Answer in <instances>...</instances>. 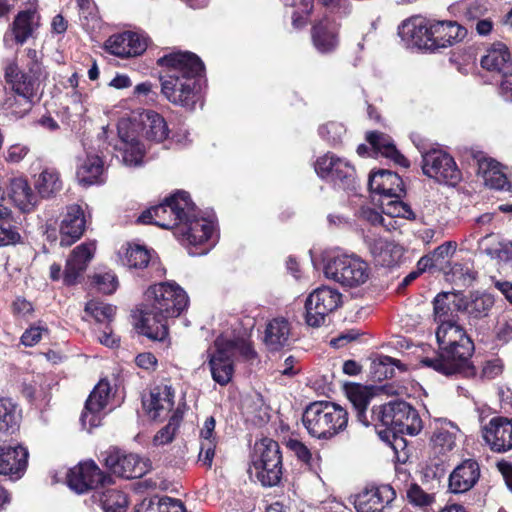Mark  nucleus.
<instances>
[{"mask_svg":"<svg viewBox=\"0 0 512 512\" xmlns=\"http://www.w3.org/2000/svg\"><path fill=\"white\" fill-rule=\"evenodd\" d=\"M457 250V243L455 241H447L436 247L430 254L431 259L434 260L437 266H442L453 257Z\"/></svg>","mask_w":512,"mask_h":512,"instance_id":"56","label":"nucleus"},{"mask_svg":"<svg viewBox=\"0 0 512 512\" xmlns=\"http://www.w3.org/2000/svg\"><path fill=\"white\" fill-rule=\"evenodd\" d=\"M85 311L99 323H110L116 313V307L98 300H91L86 304Z\"/></svg>","mask_w":512,"mask_h":512,"instance_id":"52","label":"nucleus"},{"mask_svg":"<svg viewBox=\"0 0 512 512\" xmlns=\"http://www.w3.org/2000/svg\"><path fill=\"white\" fill-rule=\"evenodd\" d=\"M369 188L381 199L397 198L404 194V183L400 176L388 170H379L369 177Z\"/></svg>","mask_w":512,"mask_h":512,"instance_id":"28","label":"nucleus"},{"mask_svg":"<svg viewBox=\"0 0 512 512\" xmlns=\"http://www.w3.org/2000/svg\"><path fill=\"white\" fill-rule=\"evenodd\" d=\"M168 319L169 317L154 312L151 306L145 304L144 309L141 311L137 328L146 337L152 340L163 341L168 336Z\"/></svg>","mask_w":512,"mask_h":512,"instance_id":"30","label":"nucleus"},{"mask_svg":"<svg viewBox=\"0 0 512 512\" xmlns=\"http://www.w3.org/2000/svg\"><path fill=\"white\" fill-rule=\"evenodd\" d=\"M480 477V468L475 460L467 459L459 464L449 476V490L454 494L472 489Z\"/></svg>","mask_w":512,"mask_h":512,"instance_id":"27","label":"nucleus"},{"mask_svg":"<svg viewBox=\"0 0 512 512\" xmlns=\"http://www.w3.org/2000/svg\"><path fill=\"white\" fill-rule=\"evenodd\" d=\"M28 451L21 445H0V474L20 478L27 466Z\"/></svg>","mask_w":512,"mask_h":512,"instance_id":"26","label":"nucleus"},{"mask_svg":"<svg viewBox=\"0 0 512 512\" xmlns=\"http://www.w3.org/2000/svg\"><path fill=\"white\" fill-rule=\"evenodd\" d=\"M370 250L376 260L383 266H393L403 255L402 246L379 238L370 244Z\"/></svg>","mask_w":512,"mask_h":512,"instance_id":"40","label":"nucleus"},{"mask_svg":"<svg viewBox=\"0 0 512 512\" xmlns=\"http://www.w3.org/2000/svg\"><path fill=\"white\" fill-rule=\"evenodd\" d=\"M216 340H222L223 346L231 357L239 354L246 359H251L255 356V352L246 338L227 339L225 336H220Z\"/></svg>","mask_w":512,"mask_h":512,"instance_id":"51","label":"nucleus"},{"mask_svg":"<svg viewBox=\"0 0 512 512\" xmlns=\"http://www.w3.org/2000/svg\"><path fill=\"white\" fill-rule=\"evenodd\" d=\"M94 283L96 284L99 291L105 294L113 293L118 286V280L114 273L104 272L94 276Z\"/></svg>","mask_w":512,"mask_h":512,"instance_id":"59","label":"nucleus"},{"mask_svg":"<svg viewBox=\"0 0 512 512\" xmlns=\"http://www.w3.org/2000/svg\"><path fill=\"white\" fill-rule=\"evenodd\" d=\"M396 498V492L390 485L365 488L355 497L357 512H389L390 505Z\"/></svg>","mask_w":512,"mask_h":512,"instance_id":"15","label":"nucleus"},{"mask_svg":"<svg viewBox=\"0 0 512 512\" xmlns=\"http://www.w3.org/2000/svg\"><path fill=\"white\" fill-rule=\"evenodd\" d=\"M216 442L201 441L198 461L210 468L215 455Z\"/></svg>","mask_w":512,"mask_h":512,"instance_id":"63","label":"nucleus"},{"mask_svg":"<svg viewBox=\"0 0 512 512\" xmlns=\"http://www.w3.org/2000/svg\"><path fill=\"white\" fill-rule=\"evenodd\" d=\"M315 171L321 178L335 184L350 183L355 174L354 167L348 161L333 153L319 157L315 163Z\"/></svg>","mask_w":512,"mask_h":512,"instance_id":"18","label":"nucleus"},{"mask_svg":"<svg viewBox=\"0 0 512 512\" xmlns=\"http://www.w3.org/2000/svg\"><path fill=\"white\" fill-rule=\"evenodd\" d=\"M208 365L212 379L221 386L227 385L234 374L232 357L227 353L222 340L215 341V350L208 352Z\"/></svg>","mask_w":512,"mask_h":512,"instance_id":"22","label":"nucleus"},{"mask_svg":"<svg viewBox=\"0 0 512 512\" xmlns=\"http://www.w3.org/2000/svg\"><path fill=\"white\" fill-rule=\"evenodd\" d=\"M483 438L494 452L512 449V418L494 417L483 428Z\"/></svg>","mask_w":512,"mask_h":512,"instance_id":"19","label":"nucleus"},{"mask_svg":"<svg viewBox=\"0 0 512 512\" xmlns=\"http://www.w3.org/2000/svg\"><path fill=\"white\" fill-rule=\"evenodd\" d=\"M80 6V21L81 25L86 30H94L99 28V19L92 11L88 0H78Z\"/></svg>","mask_w":512,"mask_h":512,"instance_id":"58","label":"nucleus"},{"mask_svg":"<svg viewBox=\"0 0 512 512\" xmlns=\"http://www.w3.org/2000/svg\"><path fill=\"white\" fill-rule=\"evenodd\" d=\"M494 305V299L490 294H472L471 300L466 305L467 313L473 318L486 317Z\"/></svg>","mask_w":512,"mask_h":512,"instance_id":"48","label":"nucleus"},{"mask_svg":"<svg viewBox=\"0 0 512 512\" xmlns=\"http://www.w3.org/2000/svg\"><path fill=\"white\" fill-rule=\"evenodd\" d=\"M406 497L411 505L421 509H426L435 503V495L424 491L417 483L409 485Z\"/></svg>","mask_w":512,"mask_h":512,"instance_id":"53","label":"nucleus"},{"mask_svg":"<svg viewBox=\"0 0 512 512\" xmlns=\"http://www.w3.org/2000/svg\"><path fill=\"white\" fill-rule=\"evenodd\" d=\"M100 502L104 512H126L128 506L126 495L114 489L106 490L102 494Z\"/></svg>","mask_w":512,"mask_h":512,"instance_id":"49","label":"nucleus"},{"mask_svg":"<svg viewBox=\"0 0 512 512\" xmlns=\"http://www.w3.org/2000/svg\"><path fill=\"white\" fill-rule=\"evenodd\" d=\"M344 133L345 127L338 122H328L319 128L320 136L332 144L338 143Z\"/></svg>","mask_w":512,"mask_h":512,"instance_id":"57","label":"nucleus"},{"mask_svg":"<svg viewBox=\"0 0 512 512\" xmlns=\"http://www.w3.org/2000/svg\"><path fill=\"white\" fill-rule=\"evenodd\" d=\"M376 419L392 434L417 435L422 421L417 411L404 401L389 402L373 410Z\"/></svg>","mask_w":512,"mask_h":512,"instance_id":"9","label":"nucleus"},{"mask_svg":"<svg viewBox=\"0 0 512 512\" xmlns=\"http://www.w3.org/2000/svg\"><path fill=\"white\" fill-rule=\"evenodd\" d=\"M85 223L84 212L79 205L67 207L60 225V245L68 247L80 239L85 230Z\"/></svg>","mask_w":512,"mask_h":512,"instance_id":"25","label":"nucleus"},{"mask_svg":"<svg viewBox=\"0 0 512 512\" xmlns=\"http://www.w3.org/2000/svg\"><path fill=\"white\" fill-rule=\"evenodd\" d=\"M459 429L449 421H441L431 438L434 450L439 454L447 453L454 449Z\"/></svg>","mask_w":512,"mask_h":512,"instance_id":"41","label":"nucleus"},{"mask_svg":"<svg viewBox=\"0 0 512 512\" xmlns=\"http://www.w3.org/2000/svg\"><path fill=\"white\" fill-rule=\"evenodd\" d=\"M341 293L334 288L322 286L315 289L306 299V323L311 327H320L327 315L341 305Z\"/></svg>","mask_w":512,"mask_h":512,"instance_id":"11","label":"nucleus"},{"mask_svg":"<svg viewBox=\"0 0 512 512\" xmlns=\"http://www.w3.org/2000/svg\"><path fill=\"white\" fill-rule=\"evenodd\" d=\"M105 465L113 474L126 479L140 478L151 470L149 459L137 454H124L119 450L107 452Z\"/></svg>","mask_w":512,"mask_h":512,"instance_id":"13","label":"nucleus"},{"mask_svg":"<svg viewBox=\"0 0 512 512\" xmlns=\"http://www.w3.org/2000/svg\"><path fill=\"white\" fill-rule=\"evenodd\" d=\"M315 48L321 53H329L338 45L337 30L328 20L320 21L312 29Z\"/></svg>","mask_w":512,"mask_h":512,"instance_id":"36","label":"nucleus"},{"mask_svg":"<svg viewBox=\"0 0 512 512\" xmlns=\"http://www.w3.org/2000/svg\"><path fill=\"white\" fill-rule=\"evenodd\" d=\"M399 36L409 48L433 50L430 24L424 19H411L399 27Z\"/></svg>","mask_w":512,"mask_h":512,"instance_id":"24","label":"nucleus"},{"mask_svg":"<svg viewBox=\"0 0 512 512\" xmlns=\"http://www.w3.org/2000/svg\"><path fill=\"white\" fill-rule=\"evenodd\" d=\"M140 125L143 136L149 141L160 143L169 135L165 119L155 111L147 110L141 113Z\"/></svg>","mask_w":512,"mask_h":512,"instance_id":"32","label":"nucleus"},{"mask_svg":"<svg viewBox=\"0 0 512 512\" xmlns=\"http://www.w3.org/2000/svg\"><path fill=\"white\" fill-rule=\"evenodd\" d=\"M28 55L32 61L27 71L21 70L14 60L7 61L4 66L5 80L23 104V111L30 110L41 75V66L34 60L36 52L28 50Z\"/></svg>","mask_w":512,"mask_h":512,"instance_id":"8","label":"nucleus"},{"mask_svg":"<svg viewBox=\"0 0 512 512\" xmlns=\"http://www.w3.org/2000/svg\"><path fill=\"white\" fill-rule=\"evenodd\" d=\"M146 304L154 312L169 318H176L189 304L187 293L175 282L154 284L145 293Z\"/></svg>","mask_w":512,"mask_h":512,"instance_id":"10","label":"nucleus"},{"mask_svg":"<svg viewBox=\"0 0 512 512\" xmlns=\"http://www.w3.org/2000/svg\"><path fill=\"white\" fill-rule=\"evenodd\" d=\"M287 6H299V11L293 14V25L298 28L305 24V19L300 16H308L313 7V0H282ZM318 2L331 12H346L348 8L347 0H318Z\"/></svg>","mask_w":512,"mask_h":512,"instance_id":"34","label":"nucleus"},{"mask_svg":"<svg viewBox=\"0 0 512 512\" xmlns=\"http://www.w3.org/2000/svg\"><path fill=\"white\" fill-rule=\"evenodd\" d=\"M449 312V294L444 293L437 295L434 300V314L439 324H441L443 320H450Z\"/></svg>","mask_w":512,"mask_h":512,"instance_id":"60","label":"nucleus"},{"mask_svg":"<svg viewBox=\"0 0 512 512\" xmlns=\"http://www.w3.org/2000/svg\"><path fill=\"white\" fill-rule=\"evenodd\" d=\"M10 197L23 211L29 210L35 203L32 189L24 178H14L10 182Z\"/></svg>","mask_w":512,"mask_h":512,"instance_id":"43","label":"nucleus"},{"mask_svg":"<svg viewBox=\"0 0 512 512\" xmlns=\"http://www.w3.org/2000/svg\"><path fill=\"white\" fill-rule=\"evenodd\" d=\"M175 234L184 245L201 248L200 251L190 250L191 255L206 254L218 238L214 219L199 217L195 206L192 213L184 215Z\"/></svg>","mask_w":512,"mask_h":512,"instance_id":"5","label":"nucleus"},{"mask_svg":"<svg viewBox=\"0 0 512 512\" xmlns=\"http://www.w3.org/2000/svg\"><path fill=\"white\" fill-rule=\"evenodd\" d=\"M146 512H186V510L180 500L163 497L156 503L150 502Z\"/></svg>","mask_w":512,"mask_h":512,"instance_id":"55","label":"nucleus"},{"mask_svg":"<svg viewBox=\"0 0 512 512\" xmlns=\"http://www.w3.org/2000/svg\"><path fill=\"white\" fill-rule=\"evenodd\" d=\"M96 243L89 241L76 246L67 259L64 282L68 285L76 283L78 277L86 270L89 262L94 257Z\"/></svg>","mask_w":512,"mask_h":512,"instance_id":"21","label":"nucleus"},{"mask_svg":"<svg viewBox=\"0 0 512 512\" xmlns=\"http://www.w3.org/2000/svg\"><path fill=\"white\" fill-rule=\"evenodd\" d=\"M43 333H47V329L43 326H32L27 329L21 336V342L27 347L36 345L42 338Z\"/></svg>","mask_w":512,"mask_h":512,"instance_id":"64","label":"nucleus"},{"mask_svg":"<svg viewBox=\"0 0 512 512\" xmlns=\"http://www.w3.org/2000/svg\"><path fill=\"white\" fill-rule=\"evenodd\" d=\"M290 325L284 318L271 320L265 331V344L270 350H279L289 342Z\"/></svg>","mask_w":512,"mask_h":512,"instance_id":"39","label":"nucleus"},{"mask_svg":"<svg viewBox=\"0 0 512 512\" xmlns=\"http://www.w3.org/2000/svg\"><path fill=\"white\" fill-rule=\"evenodd\" d=\"M359 216H360V218H362L363 220L369 222L370 224H372L374 226L381 225V226L385 227L386 230H391V228L389 227V224L387 222V219L385 217H383L381 213H379L378 211H376L375 209H373L371 207H366V206L361 207V209L359 210Z\"/></svg>","mask_w":512,"mask_h":512,"instance_id":"61","label":"nucleus"},{"mask_svg":"<svg viewBox=\"0 0 512 512\" xmlns=\"http://www.w3.org/2000/svg\"><path fill=\"white\" fill-rule=\"evenodd\" d=\"M346 395L357 411L358 421L367 426L369 421L366 416V409L372 398L371 390L360 384H352L346 387Z\"/></svg>","mask_w":512,"mask_h":512,"instance_id":"42","label":"nucleus"},{"mask_svg":"<svg viewBox=\"0 0 512 512\" xmlns=\"http://www.w3.org/2000/svg\"><path fill=\"white\" fill-rule=\"evenodd\" d=\"M166 71L160 76L161 93L172 104L192 111L200 101V75L204 69L198 56L175 52L158 59Z\"/></svg>","mask_w":512,"mask_h":512,"instance_id":"1","label":"nucleus"},{"mask_svg":"<svg viewBox=\"0 0 512 512\" xmlns=\"http://www.w3.org/2000/svg\"><path fill=\"white\" fill-rule=\"evenodd\" d=\"M111 391L112 388L105 379L100 380L94 387L81 414V423L84 428L91 430L101 424L111 397Z\"/></svg>","mask_w":512,"mask_h":512,"instance_id":"14","label":"nucleus"},{"mask_svg":"<svg viewBox=\"0 0 512 512\" xmlns=\"http://www.w3.org/2000/svg\"><path fill=\"white\" fill-rule=\"evenodd\" d=\"M479 174H481L486 186L490 188L503 190L509 186L501 164L492 158L479 160Z\"/></svg>","mask_w":512,"mask_h":512,"instance_id":"38","label":"nucleus"},{"mask_svg":"<svg viewBox=\"0 0 512 512\" xmlns=\"http://www.w3.org/2000/svg\"><path fill=\"white\" fill-rule=\"evenodd\" d=\"M250 477L256 478L263 486H275L282 475V457L278 443L270 438H263L255 444Z\"/></svg>","mask_w":512,"mask_h":512,"instance_id":"7","label":"nucleus"},{"mask_svg":"<svg viewBox=\"0 0 512 512\" xmlns=\"http://www.w3.org/2000/svg\"><path fill=\"white\" fill-rule=\"evenodd\" d=\"M324 276L347 288H356L368 282L369 264L355 254H328L323 259Z\"/></svg>","mask_w":512,"mask_h":512,"instance_id":"4","label":"nucleus"},{"mask_svg":"<svg viewBox=\"0 0 512 512\" xmlns=\"http://www.w3.org/2000/svg\"><path fill=\"white\" fill-rule=\"evenodd\" d=\"M512 58L507 46L503 43H494L481 59V66L489 71L507 73L505 70L511 65Z\"/></svg>","mask_w":512,"mask_h":512,"instance_id":"35","label":"nucleus"},{"mask_svg":"<svg viewBox=\"0 0 512 512\" xmlns=\"http://www.w3.org/2000/svg\"><path fill=\"white\" fill-rule=\"evenodd\" d=\"M401 197L381 199L382 213L387 216V222L392 229L393 218H403L407 220H414L415 214L411 207L400 200Z\"/></svg>","mask_w":512,"mask_h":512,"instance_id":"44","label":"nucleus"},{"mask_svg":"<svg viewBox=\"0 0 512 512\" xmlns=\"http://www.w3.org/2000/svg\"><path fill=\"white\" fill-rule=\"evenodd\" d=\"M132 124L129 120L121 119L118 122L119 141L115 149L120 152L123 163L126 166L136 167L141 165L144 157V148L137 140Z\"/></svg>","mask_w":512,"mask_h":512,"instance_id":"16","label":"nucleus"},{"mask_svg":"<svg viewBox=\"0 0 512 512\" xmlns=\"http://www.w3.org/2000/svg\"><path fill=\"white\" fill-rule=\"evenodd\" d=\"M348 421L347 410L331 401L310 403L302 416V422L308 434L321 440H331L344 432Z\"/></svg>","mask_w":512,"mask_h":512,"instance_id":"3","label":"nucleus"},{"mask_svg":"<svg viewBox=\"0 0 512 512\" xmlns=\"http://www.w3.org/2000/svg\"><path fill=\"white\" fill-rule=\"evenodd\" d=\"M107 477L93 461H86L70 469L67 475V484L78 494L104 484Z\"/></svg>","mask_w":512,"mask_h":512,"instance_id":"17","label":"nucleus"},{"mask_svg":"<svg viewBox=\"0 0 512 512\" xmlns=\"http://www.w3.org/2000/svg\"><path fill=\"white\" fill-rule=\"evenodd\" d=\"M466 29L456 22L438 21L430 24V37L433 50L451 46L464 39Z\"/></svg>","mask_w":512,"mask_h":512,"instance_id":"31","label":"nucleus"},{"mask_svg":"<svg viewBox=\"0 0 512 512\" xmlns=\"http://www.w3.org/2000/svg\"><path fill=\"white\" fill-rule=\"evenodd\" d=\"M485 253L497 260L500 267L512 270V242H499L495 247L486 248Z\"/></svg>","mask_w":512,"mask_h":512,"instance_id":"54","label":"nucleus"},{"mask_svg":"<svg viewBox=\"0 0 512 512\" xmlns=\"http://www.w3.org/2000/svg\"><path fill=\"white\" fill-rule=\"evenodd\" d=\"M194 211V204L190 200L189 194L179 191L157 206L145 210L139 217L138 222L142 224H154L164 229L177 228L188 215Z\"/></svg>","mask_w":512,"mask_h":512,"instance_id":"6","label":"nucleus"},{"mask_svg":"<svg viewBox=\"0 0 512 512\" xmlns=\"http://www.w3.org/2000/svg\"><path fill=\"white\" fill-rule=\"evenodd\" d=\"M422 170L425 175L440 183L455 185L461 179V172L454 159L442 150L425 153Z\"/></svg>","mask_w":512,"mask_h":512,"instance_id":"12","label":"nucleus"},{"mask_svg":"<svg viewBox=\"0 0 512 512\" xmlns=\"http://www.w3.org/2000/svg\"><path fill=\"white\" fill-rule=\"evenodd\" d=\"M40 26V15L37 11L36 1L29 7L21 10L15 17L11 31L17 44H24Z\"/></svg>","mask_w":512,"mask_h":512,"instance_id":"29","label":"nucleus"},{"mask_svg":"<svg viewBox=\"0 0 512 512\" xmlns=\"http://www.w3.org/2000/svg\"><path fill=\"white\" fill-rule=\"evenodd\" d=\"M121 261L128 268L142 269L148 266L151 256L146 248L135 245L126 249Z\"/></svg>","mask_w":512,"mask_h":512,"instance_id":"47","label":"nucleus"},{"mask_svg":"<svg viewBox=\"0 0 512 512\" xmlns=\"http://www.w3.org/2000/svg\"><path fill=\"white\" fill-rule=\"evenodd\" d=\"M148 45V39L141 33L126 31L109 37L105 47L118 57H134L142 54Z\"/></svg>","mask_w":512,"mask_h":512,"instance_id":"20","label":"nucleus"},{"mask_svg":"<svg viewBox=\"0 0 512 512\" xmlns=\"http://www.w3.org/2000/svg\"><path fill=\"white\" fill-rule=\"evenodd\" d=\"M20 421L17 405L10 398H0V432H14Z\"/></svg>","mask_w":512,"mask_h":512,"instance_id":"46","label":"nucleus"},{"mask_svg":"<svg viewBox=\"0 0 512 512\" xmlns=\"http://www.w3.org/2000/svg\"><path fill=\"white\" fill-rule=\"evenodd\" d=\"M34 186L43 198H48L61 190L62 182L55 169L46 168L36 177Z\"/></svg>","mask_w":512,"mask_h":512,"instance_id":"45","label":"nucleus"},{"mask_svg":"<svg viewBox=\"0 0 512 512\" xmlns=\"http://www.w3.org/2000/svg\"><path fill=\"white\" fill-rule=\"evenodd\" d=\"M183 413L180 406L173 411L169 423L154 436L155 445H165L173 440L176 429L183 418Z\"/></svg>","mask_w":512,"mask_h":512,"instance_id":"50","label":"nucleus"},{"mask_svg":"<svg viewBox=\"0 0 512 512\" xmlns=\"http://www.w3.org/2000/svg\"><path fill=\"white\" fill-rule=\"evenodd\" d=\"M441 353L436 358L425 357L421 363L443 375L464 373L472 375L470 357L473 343L461 326L451 320H443L436 331Z\"/></svg>","mask_w":512,"mask_h":512,"instance_id":"2","label":"nucleus"},{"mask_svg":"<svg viewBox=\"0 0 512 512\" xmlns=\"http://www.w3.org/2000/svg\"><path fill=\"white\" fill-rule=\"evenodd\" d=\"M174 396L171 386H156L149 396L143 399V407L152 419H164L174 407Z\"/></svg>","mask_w":512,"mask_h":512,"instance_id":"23","label":"nucleus"},{"mask_svg":"<svg viewBox=\"0 0 512 512\" xmlns=\"http://www.w3.org/2000/svg\"><path fill=\"white\" fill-rule=\"evenodd\" d=\"M103 161L99 155L87 154L77 169V178L81 184L93 185L104 182Z\"/></svg>","mask_w":512,"mask_h":512,"instance_id":"37","label":"nucleus"},{"mask_svg":"<svg viewBox=\"0 0 512 512\" xmlns=\"http://www.w3.org/2000/svg\"><path fill=\"white\" fill-rule=\"evenodd\" d=\"M287 447L297 456L299 460L310 465L312 461V453L308 447L299 440L290 439Z\"/></svg>","mask_w":512,"mask_h":512,"instance_id":"62","label":"nucleus"},{"mask_svg":"<svg viewBox=\"0 0 512 512\" xmlns=\"http://www.w3.org/2000/svg\"><path fill=\"white\" fill-rule=\"evenodd\" d=\"M366 139L376 155L389 158L402 167H409V161L397 150L390 136L380 132H369Z\"/></svg>","mask_w":512,"mask_h":512,"instance_id":"33","label":"nucleus"}]
</instances>
